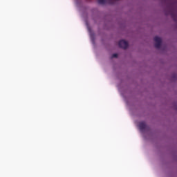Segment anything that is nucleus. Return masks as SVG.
<instances>
[{
    "instance_id": "39448f33",
    "label": "nucleus",
    "mask_w": 177,
    "mask_h": 177,
    "mask_svg": "<svg viewBox=\"0 0 177 177\" xmlns=\"http://www.w3.org/2000/svg\"><path fill=\"white\" fill-rule=\"evenodd\" d=\"M111 57L112 59H114V57H118V54L117 53L113 54Z\"/></svg>"
},
{
    "instance_id": "7ed1b4c3",
    "label": "nucleus",
    "mask_w": 177,
    "mask_h": 177,
    "mask_svg": "<svg viewBox=\"0 0 177 177\" xmlns=\"http://www.w3.org/2000/svg\"><path fill=\"white\" fill-rule=\"evenodd\" d=\"M139 128H140V131H141V132H143V131H145V129L147 128V125L146 124V122H140L139 123Z\"/></svg>"
},
{
    "instance_id": "f03ea898",
    "label": "nucleus",
    "mask_w": 177,
    "mask_h": 177,
    "mask_svg": "<svg viewBox=\"0 0 177 177\" xmlns=\"http://www.w3.org/2000/svg\"><path fill=\"white\" fill-rule=\"evenodd\" d=\"M118 46L120 48H122V49H127L129 46L128 41L125 40H120L118 43Z\"/></svg>"
},
{
    "instance_id": "f257e3e1",
    "label": "nucleus",
    "mask_w": 177,
    "mask_h": 177,
    "mask_svg": "<svg viewBox=\"0 0 177 177\" xmlns=\"http://www.w3.org/2000/svg\"><path fill=\"white\" fill-rule=\"evenodd\" d=\"M154 41L156 42L155 48H156V49H160V48H161L162 44L161 39L159 37L156 36L154 37Z\"/></svg>"
},
{
    "instance_id": "20e7f679",
    "label": "nucleus",
    "mask_w": 177,
    "mask_h": 177,
    "mask_svg": "<svg viewBox=\"0 0 177 177\" xmlns=\"http://www.w3.org/2000/svg\"><path fill=\"white\" fill-rule=\"evenodd\" d=\"M169 13H170L172 19H174V21H176V15L175 13L172 12V10H170Z\"/></svg>"
}]
</instances>
